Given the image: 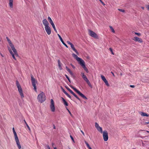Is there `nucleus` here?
<instances>
[{
  "mask_svg": "<svg viewBox=\"0 0 149 149\" xmlns=\"http://www.w3.org/2000/svg\"><path fill=\"white\" fill-rule=\"evenodd\" d=\"M24 122L25 124H26L27 127L28 128V129L30 131H31V129H30V127H29V126L28 125V124H27V123H26V120H24Z\"/></svg>",
  "mask_w": 149,
  "mask_h": 149,
  "instance_id": "23",
  "label": "nucleus"
},
{
  "mask_svg": "<svg viewBox=\"0 0 149 149\" xmlns=\"http://www.w3.org/2000/svg\"><path fill=\"white\" fill-rule=\"evenodd\" d=\"M85 143L86 144L87 147H88H88H90L89 144L86 141H85Z\"/></svg>",
  "mask_w": 149,
  "mask_h": 149,
  "instance_id": "37",
  "label": "nucleus"
},
{
  "mask_svg": "<svg viewBox=\"0 0 149 149\" xmlns=\"http://www.w3.org/2000/svg\"><path fill=\"white\" fill-rule=\"evenodd\" d=\"M66 47H68V46L66 44Z\"/></svg>",
  "mask_w": 149,
  "mask_h": 149,
  "instance_id": "61",
  "label": "nucleus"
},
{
  "mask_svg": "<svg viewBox=\"0 0 149 149\" xmlns=\"http://www.w3.org/2000/svg\"><path fill=\"white\" fill-rule=\"evenodd\" d=\"M70 46L72 48V49H73V51H74L77 54V55H79L78 54V52H77V50L75 49L74 47V45H73L72 43L70 45Z\"/></svg>",
  "mask_w": 149,
  "mask_h": 149,
  "instance_id": "16",
  "label": "nucleus"
},
{
  "mask_svg": "<svg viewBox=\"0 0 149 149\" xmlns=\"http://www.w3.org/2000/svg\"><path fill=\"white\" fill-rule=\"evenodd\" d=\"M148 123H149V122H146V123H145V124H148Z\"/></svg>",
  "mask_w": 149,
  "mask_h": 149,
  "instance_id": "56",
  "label": "nucleus"
},
{
  "mask_svg": "<svg viewBox=\"0 0 149 149\" xmlns=\"http://www.w3.org/2000/svg\"><path fill=\"white\" fill-rule=\"evenodd\" d=\"M54 31L56 32H57V31L56 29L55 25L54 24H53L52 25Z\"/></svg>",
  "mask_w": 149,
  "mask_h": 149,
  "instance_id": "30",
  "label": "nucleus"
},
{
  "mask_svg": "<svg viewBox=\"0 0 149 149\" xmlns=\"http://www.w3.org/2000/svg\"><path fill=\"white\" fill-rule=\"evenodd\" d=\"M61 89L63 91V93L65 94V90L63 89V88L62 86H61Z\"/></svg>",
  "mask_w": 149,
  "mask_h": 149,
  "instance_id": "38",
  "label": "nucleus"
},
{
  "mask_svg": "<svg viewBox=\"0 0 149 149\" xmlns=\"http://www.w3.org/2000/svg\"><path fill=\"white\" fill-rule=\"evenodd\" d=\"M67 42L68 44L70 45L72 44L69 41H67Z\"/></svg>",
  "mask_w": 149,
  "mask_h": 149,
  "instance_id": "45",
  "label": "nucleus"
},
{
  "mask_svg": "<svg viewBox=\"0 0 149 149\" xmlns=\"http://www.w3.org/2000/svg\"><path fill=\"white\" fill-rule=\"evenodd\" d=\"M45 30L47 33L48 35H49L51 33V29L49 26L45 27Z\"/></svg>",
  "mask_w": 149,
  "mask_h": 149,
  "instance_id": "11",
  "label": "nucleus"
},
{
  "mask_svg": "<svg viewBox=\"0 0 149 149\" xmlns=\"http://www.w3.org/2000/svg\"><path fill=\"white\" fill-rule=\"evenodd\" d=\"M6 38L10 46L11 47L12 50L15 54H14L13 53L12 51L10 49H9V51L10 52L12 56H14L15 54V55H17V51L11 42V40H10V39L8 37H6Z\"/></svg>",
  "mask_w": 149,
  "mask_h": 149,
  "instance_id": "1",
  "label": "nucleus"
},
{
  "mask_svg": "<svg viewBox=\"0 0 149 149\" xmlns=\"http://www.w3.org/2000/svg\"><path fill=\"white\" fill-rule=\"evenodd\" d=\"M95 127H96V128H97V127H98L99 126L98 124L97 123H95Z\"/></svg>",
  "mask_w": 149,
  "mask_h": 149,
  "instance_id": "36",
  "label": "nucleus"
},
{
  "mask_svg": "<svg viewBox=\"0 0 149 149\" xmlns=\"http://www.w3.org/2000/svg\"><path fill=\"white\" fill-rule=\"evenodd\" d=\"M100 2H101V3L104 6L105 5V3L102 1V0H99Z\"/></svg>",
  "mask_w": 149,
  "mask_h": 149,
  "instance_id": "42",
  "label": "nucleus"
},
{
  "mask_svg": "<svg viewBox=\"0 0 149 149\" xmlns=\"http://www.w3.org/2000/svg\"><path fill=\"white\" fill-rule=\"evenodd\" d=\"M66 77L68 79V80L70 82V79L69 78V77H68V76L67 75H66Z\"/></svg>",
  "mask_w": 149,
  "mask_h": 149,
  "instance_id": "41",
  "label": "nucleus"
},
{
  "mask_svg": "<svg viewBox=\"0 0 149 149\" xmlns=\"http://www.w3.org/2000/svg\"><path fill=\"white\" fill-rule=\"evenodd\" d=\"M80 131H81V132L82 133V134H83V135L84 136L85 134H84V132L81 130Z\"/></svg>",
  "mask_w": 149,
  "mask_h": 149,
  "instance_id": "46",
  "label": "nucleus"
},
{
  "mask_svg": "<svg viewBox=\"0 0 149 149\" xmlns=\"http://www.w3.org/2000/svg\"><path fill=\"white\" fill-rule=\"evenodd\" d=\"M68 103L66 102V106H68Z\"/></svg>",
  "mask_w": 149,
  "mask_h": 149,
  "instance_id": "54",
  "label": "nucleus"
},
{
  "mask_svg": "<svg viewBox=\"0 0 149 149\" xmlns=\"http://www.w3.org/2000/svg\"><path fill=\"white\" fill-rule=\"evenodd\" d=\"M104 82L105 83V84L107 86H109V84L108 83V81H107V80L106 81H104Z\"/></svg>",
  "mask_w": 149,
  "mask_h": 149,
  "instance_id": "27",
  "label": "nucleus"
},
{
  "mask_svg": "<svg viewBox=\"0 0 149 149\" xmlns=\"http://www.w3.org/2000/svg\"><path fill=\"white\" fill-rule=\"evenodd\" d=\"M58 66L60 70L62 69V64L61 63L59 60H58Z\"/></svg>",
  "mask_w": 149,
  "mask_h": 149,
  "instance_id": "15",
  "label": "nucleus"
},
{
  "mask_svg": "<svg viewBox=\"0 0 149 149\" xmlns=\"http://www.w3.org/2000/svg\"><path fill=\"white\" fill-rule=\"evenodd\" d=\"M71 87L77 93H78L81 97L86 99H87V97L81 93L79 91L77 90L76 88L73 86Z\"/></svg>",
  "mask_w": 149,
  "mask_h": 149,
  "instance_id": "7",
  "label": "nucleus"
},
{
  "mask_svg": "<svg viewBox=\"0 0 149 149\" xmlns=\"http://www.w3.org/2000/svg\"><path fill=\"white\" fill-rule=\"evenodd\" d=\"M111 73L112 74L113 76H115V75H114V73L112 72H111Z\"/></svg>",
  "mask_w": 149,
  "mask_h": 149,
  "instance_id": "53",
  "label": "nucleus"
},
{
  "mask_svg": "<svg viewBox=\"0 0 149 149\" xmlns=\"http://www.w3.org/2000/svg\"><path fill=\"white\" fill-rule=\"evenodd\" d=\"M37 99L39 102L42 103L46 100V96L45 94L42 92L39 94L38 96Z\"/></svg>",
  "mask_w": 149,
  "mask_h": 149,
  "instance_id": "3",
  "label": "nucleus"
},
{
  "mask_svg": "<svg viewBox=\"0 0 149 149\" xmlns=\"http://www.w3.org/2000/svg\"><path fill=\"white\" fill-rule=\"evenodd\" d=\"M84 80L85 81L86 83L89 81L88 79L87 78L86 79H84Z\"/></svg>",
  "mask_w": 149,
  "mask_h": 149,
  "instance_id": "43",
  "label": "nucleus"
},
{
  "mask_svg": "<svg viewBox=\"0 0 149 149\" xmlns=\"http://www.w3.org/2000/svg\"><path fill=\"white\" fill-rule=\"evenodd\" d=\"M66 69L67 71L69 73L70 75L72 76H73V74L70 70L67 67H66Z\"/></svg>",
  "mask_w": 149,
  "mask_h": 149,
  "instance_id": "17",
  "label": "nucleus"
},
{
  "mask_svg": "<svg viewBox=\"0 0 149 149\" xmlns=\"http://www.w3.org/2000/svg\"><path fill=\"white\" fill-rule=\"evenodd\" d=\"M88 34L91 36L96 39L98 38V36L93 31L89 30H88Z\"/></svg>",
  "mask_w": 149,
  "mask_h": 149,
  "instance_id": "8",
  "label": "nucleus"
},
{
  "mask_svg": "<svg viewBox=\"0 0 149 149\" xmlns=\"http://www.w3.org/2000/svg\"><path fill=\"white\" fill-rule=\"evenodd\" d=\"M88 148V149H92L90 147H89Z\"/></svg>",
  "mask_w": 149,
  "mask_h": 149,
  "instance_id": "55",
  "label": "nucleus"
},
{
  "mask_svg": "<svg viewBox=\"0 0 149 149\" xmlns=\"http://www.w3.org/2000/svg\"><path fill=\"white\" fill-rule=\"evenodd\" d=\"M46 146L47 148L48 149H51L50 147H49V145H47Z\"/></svg>",
  "mask_w": 149,
  "mask_h": 149,
  "instance_id": "47",
  "label": "nucleus"
},
{
  "mask_svg": "<svg viewBox=\"0 0 149 149\" xmlns=\"http://www.w3.org/2000/svg\"><path fill=\"white\" fill-rule=\"evenodd\" d=\"M48 19L49 20V22L51 24V25L54 24L52 20L50 17H48Z\"/></svg>",
  "mask_w": 149,
  "mask_h": 149,
  "instance_id": "20",
  "label": "nucleus"
},
{
  "mask_svg": "<svg viewBox=\"0 0 149 149\" xmlns=\"http://www.w3.org/2000/svg\"><path fill=\"white\" fill-rule=\"evenodd\" d=\"M75 97L78 100L80 101V99L77 97L76 95L75 96Z\"/></svg>",
  "mask_w": 149,
  "mask_h": 149,
  "instance_id": "44",
  "label": "nucleus"
},
{
  "mask_svg": "<svg viewBox=\"0 0 149 149\" xmlns=\"http://www.w3.org/2000/svg\"><path fill=\"white\" fill-rule=\"evenodd\" d=\"M104 140V141H107L108 139V132L106 131H104L102 133Z\"/></svg>",
  "mask_w": 149,
  "mask_h": 149,
  "instance_id": "9",
  "label": "nucleus"
},
{
  "mask_svg": "<svg viewBox=\"0 0 149 149\" xmlns=\"http://www.w3.org/2000/svg\"><path fill=\"white\" fill-rule=\"evenodd\" d=\"M52 146L54 148V143H52Z\"/></svg>",
  "mask_w": 149,
  "mask_h": 149,
  "instance_id": "49",
  "label": "nucleus"
},
{
  "mask_svg": "<svg viewBox=\"0 0 149 149\" xmlns=\"http://www.w3.org/2000/svg\"><path fill=\"white\" fill-rule=\"evenodd\" d=\"M109 50L111 52V53L113 55H114V54L113 52V50H112V49L111 48H109Z\"/></svg>",
  "mask_w": 149,
  "mask_h": 149,
  "instance_id": "34",
  "label": "nucleus"
},
{
  "mask_svg": "<svg viewBox=\"0 0 149 149\" xmlns=\"http://www.w3.org/2000/svg\"><path fill=\"white\" fill-rule=\"evenodd\" d=\"M13 0H9V6L10 8H12L13 7Z\"/></svg>",
  "mask_w": 149,
  "mask_h": 149,
  "instance_id": "14",
  "label": "nucleus"
},
{
  "mask_svg": "<svg viewBox=\"0 0 149 149\" xmlns=\"http://www.w3.org/2000/svg\"><path fill=\"white\" fill-rule=\"evenodd\" d=\"M77 61L79 62V64L81 65L85 70L87 72H88V71L87 68L86 67L84 61L78 56H74Z\"/></svg>",
  "mask_w": 149,
  "mask_h": 149,
  "instance_id": "2",
  "label": "nucleus"
},
{
  "mask_svg": "<svg viewBox=\"0 0 149 149\" xmlns=\"http://www.w3.org/2000/svg\"><path fill=\"white\" fill-rule=\"evenodd\" d=\"M54 149H57V148H56V147H54Z\"/></svg>",
  "mask_w": 149,
  "mask_h": 149,
  "instance_id": "57",
  "label": "nucleus"
},
{
  "mask_svg": "<svg viewBox=\"0 0 149 149\" xmlns=\"http://www.w3.org/2000/svg\"><path fill=\"white\" fill-rule=\"evenodd\" d=\"M73 55H74L73 56H77V55H75L74 54H73Z\"/></svg>",
  "mask_w": 149,
  "mask_h": 149,
  "instance_id": "58",
  "label": "nucleus"
},
{
  "mask_svg": "<svg viewBox=\"0 0 149 149\" xmlns=\"http://www.w3.org/2000/svg\"><path fill=\"white\" fill-rule=\"evenodd\" d=\"M109 27L110 28V29L111 31V32H112L113 33H115V31L114 29L113 28V27L111 26H109Z\"/></svg>",
  "mask_w": 149,
  "mask_h": 149,
  "instance_id": "24",
  "label": "nucleus"
},
{
  "mask_svg": "<svg viewBox=\"0 0 149 149\" xmlns=\"http://www.w3.org/2000/svg\"><path fill=\"white\" fill-rule=\"evenodd\" d=\"M101 76L102 79L104 81V82L106 80V79L103 75H101Z\"/></svg>",
  "mask_w": 149,
  "mask_h": 149,
  "instance_id": "25",
  "label": "nucleus"
},
{
  "mask_svg": "<svg viewBox=\"0 0 149 149\" xmlns=\"http://www.w3.org/2000/svg\"><path fill=\"white\" fill-rule=\"evenodd\" d=\"M142 8L143 9H144V7H142Z\"/></svg>",
  "mask_w": 149,
  "mask_h": 149,
  "instance_id": "62",
  "label": "nucleus"
},
{
  "mask_svg": "<svg viewBox=\"0 0 149 149\" xmlns=\"http://www.w3.org/2000/svg\"><path fill=\"white\" fill-rule=\"evenodd\" d=\"M88 84V85L90 87H91V88H92V86L91 85V84L90 82L89 81H88V82H87L86 83Z\"/></svg>",
  "mask_w": 149,
  "mask_h": 149,
  "instance_id": "28",
  "label": "nucleus"
},
{
  "mask_svg": "<svg viewBox=\"0 0 149 149\" xmlns=\"http://www.w3.org/2000/svg\"><path fill=\"white\" fill-rule=\"evenodd\" d=\"M81 77L84 80L86 79L87 77L86 76L84 75V73L83 72H81Z\"/></svg>",
  "mask_w": 149,
  "mask_h": 149,
  "instance_id": "22",
  "label": "nucleus"
},
{
  "mask_svg": "<svg viewBox=\"0 0 149 149\" xmlns=\"http://www.w3.org/2000/svg\"><path fill=\"white\" fill-rule=\"evenodd\" d=\"M140 114L141 116H147L148 117L149 116V115L147 114L146 113L141 112L140 113Z\"/></svg>",
  "mask_w": 149,
  "mask_h": 149,
  "instance_id": "18",
  "label": "nucleus"
},
{
  "mask_svg": "<svg viewBox=\"0 0 149 149\" xmlns=\"http://www.w3.org/2000/svg\"><path fill=\"white\" fill-rule=\"evenodd\" d=\"M70 137L71 138V139L72 141L74 143L75 141L74 140V139H73V137H72V136L71 135H70Z\"/></svg>",
  "mask_w": 149,
  "mask_h": 149,
  "instance_id": "39",
  "label": "nucleus"
},
{
  "mask_svg": "<svg viewBox=\"0 0 149 149\" xmlns=\"http://www.w3.org/2000/svg\"><path fill=\"white\" fill-rule=\"evenodd\" d=\"M118 10L120 11L121 12H122L123 13H124L125 12V10L123 9H118Z\"/></svg>",
  "mask_w": 149,
  "mask_h": 149,
  "instance_id": "35",
  "label": "nucleus"
},
{
  "mask_svg": "<svg viewBox=\"0 0 149 149\" xmlns=\"http://www.w3.org/2000/svg\"><path fill=\"white\" fill-rule=\"evenodd\" d=\"M42 23L45 26H49V24L46 19H44L42 21Z\"/></svg>",
  "mask_w": 149,
  "mask_h": 149,
  "instance_id": "13",
  "label": "nucleus"
},
{
  "mask_svg": "<svg viewBox=\"0 0 149 149\" xmlns=\"http://www.w3.org/2000/svg\"><path fill=\"white\" fill-rule=\"evenodd\" d=\"M66 109L68 111V113H69L70 115V116L71 117H73V115H72V114L71 113L70 111L68 109H67V108Z\"/></svg>",
  "mask_w": 149,
  "mask_h": 149,
  "instance_id": "31",
  "label": "nucleus"
},
{
  "mask_svg": "<svg viewBox=\"0 0 149 149\" xmlns=\"http://www.w3.org/2000/svg\"><path fill=\"white\" fill-rule=\"evenodd\" d=\"M16 85L17 87L18 91L22 98L24 97V94L23 93L22 88L20 85L19 82L18 81H16Z\"/></svg>",
  "mask_w": 149,
  "mask_h": 149,
  "instance_id": "5",
  "label": "nucleus"
},
{
  "mask_svg": "<svg viewBox=\"0 0 149 149\" xmlns=\"http://www.w3.org/2000/svg\"><path fill=\"white\" fill-rule=\"evenodd\" d=\"M147 132H149V131H147Z\"/></svg>",
  "mask_w": 149,
  "mask_h": 149,
  "instance_id": "63",
  "label": "nucleus"
},
{
  "mask_svg": "<svg viewBox=\"0 0 149 149\" xmlns=\"http://www.w3.org/2000/svg\"><path fill=\"white\" fill-rule=\"evenodd\" d=\"M66 95H67L69 98H71V96L69 95L66 92Z\"/></svg>",
  "mask_w": 149,
  "mask_h": 149,
  "instance_id": "40",
  "label": "nucleus"
},
{
  "mask_svg": "<svg viewBox=\"0 0 149 149\" xmlns=\"http://www.w3.org/2000/svg\"><path fill=\"white\" fill-rule=\"evenodd\" d=\"M130 86L132 88H134L135 87V86L134 85H131Z\"/></svg>",
  "mask_w": 149,
  "mask_h": 149,
  "instance_id": "48",
  "label": "nucleus"
},
{
  "mask_svg": "<svg viewBox=\"0 0 149 149\" xmlns=\"http://www.w3.org/2000/svg\"><path fill=\"white\" fill-rule=\"evenodd\" d=\"M66 88L72 94V93H73V92L69 88L66 86Z\"/></svg>",
  "mask_w": 149,
  "mask_h": 149,
  "instance_id": "29",
  "label": "nucleus"
},
{
  "mask_svg": "<svg viewBox=\"0 0 149 149\" xmlns=\"http://www.w3.org/2000/svg\"><path fill=\"white\" fill-rule=\"evenodd\" d=\"M72 94L74 97L76 95V94L74 93L73 92V93H72Z\"/></svg>",
  "mask_w": 149,
  "mask_h": 149,
  "instance_id": "52",
  "label": "nucleus"
},
{
  "mask_svg": "<svg viewBox=\"0 0 149 149\" xmlns=\"http://www.w3.org/2000/svg\"><path fill=\"white\" fill-rule=\"evenodd\" d=\"M58 36L61 41V42H62V43H63V44L65 45V43L64 42V41H63V40L62 38L61 37V36L59 34H58Z\"/></svg>",
  "mask_w": 149,
  "mask_h": 149,
  "instance_id": "21",
  "label": "nucleus"
},
{
  "mask_svg": "<svg viewBox=\"0 0 149 149\" xmlns=\"http://www.w3.org/2000/svg\"><path fill=\"white\" fill-rule=\"evenodd\" d=\"M97 130L100 132L101 133H102L103 132L102 131V128L101 127H100V126L96 128Z\"/></svg>",
  "mask_w": 149,
  "mask_h": 149,
  "instance_id": "19",
  "label": "nucleus"
},
{
  "mask_svg": "<svg viewBox=\"0 0 149 149\" xmlns=\"http://www.w3.org/2000/svg\"><path fill=\"white\" fill-rule=\"evenodd\" d=\"M13 132L14 133V135L15 139L16 142V144L17 145L19 149H20L21 148V146L20 145L19 139L17 135L16 132L15 130V129L14 127L13 128Z\"/></svg>",
  "mask_w": 149,
  "mask_h": 149,
  "instance_id": "4",
  "label": "nucleus"
},
{
  "mask_svg": "<svg viewBox=\"0 0 149 149\" xmlns=\"http://www.w3.org/2000/svg\"><path fill=\"white\" fill-rule=\"evenodd\" d=\"M50 108L51 111L52 112H54L55 111V108L54 107V102L53 99L51 100Z\"/></svg>",
  "mask_w": 149,
  "mask_h": 149,
  "instance_id": "10",
  "label": "nucleus"
},
{
  "mask_svg": "<svg viewBox=\"0 0 149 149\" xmlns=\"http://www.w3.org/2000/svg\"><path fill=\"white\" fill-rule=\"evenodd\" d=\"M60 99L61 100L63 101L64 104L65 105V100L62 97H61Z\"/></svg>",
  "mask_w": 149,
  "mask_h": 149,
  "instance_id": "26",
  "label": "nucleus"
},
{
  "mask_svg": "<svg viewBox=\"0 0 149 149\" xmlns=\"http://www.w3.org/2000/svg\"><path fill=\"white\" fill-rule=\"evenodd\" d=\"M134 33V32H132V33Z\"/></svg>",
  "mask_w": 149,
  "mask_h": 149,
  "instance_id": "64",
  "label": "nucleus"
},
{
  "mask_svg": "<svg viewBox=\"0 0 149 149\" xmlns=\"http://www.w3.org/2000/svg\"><path fill=\"white\" fill-rule=\"evenodd\" d=\"M134 33L136 35L138 36H141V33H136V32H134Z\"/></svg>",
  "mask_w": 149,
  "mask_h": 149,
  "instance_id": "32",
  "label": "nucleus"
},
{
  "mask_svg": "<svg viewBox=\"0 0 149 149\" xmlns=\"http://www.w3.org/2000/svg\"><path fill=\"white\" fill-rule=\"evenodd\" d=\"M132 39L135 42H138L139 43H142L143 42L141 39L136 36L134 37Z\"/></svg>",
  "mask_w": 149,
  "mask_h": 149,
  "instance_id": "12",
  "label": "nucleus"
},
{
  "mask_svg": "<svg viewBox=\"0 0 149 149\" xmlns=\"http://www.w3.org/2000/svg\"><path fill=\"white\" fill-rule=\"evenodd\" d=\"M115 40L118 42L120 41V39L117 37H116V38L115 39Z\"/></svg>",
  "mask_w": 149,
  "mask_h": 149,
  "instance_id": "33",
  "label": "nucleus"
},
{
  "mask_svg": "<svg viewBox=\"0 0 149 149\" xmlns=\"http://www.w3.org/2000/svg\"><path fill=\"white\" fill-rule=\"evenodd\" d=\"M12 57L15 60H16V59L15 58V56H12Z\"/></svg>",
  "mask_w": 149,
  "mask_h": 149,
  "instance_id": "50",
  "label": "nucleus"
},
{
  "mask_svg": "<svg viewBox=\"0 0 149 149\" xmlns=\"http://www.w3.org/2000/svg\"><path fill=\"white\" fill-rule=\"evenodd\" d=\"M147 8L148 10H149V5L147 6Z\"/></svg>",
  "mask_w": 149,
  "mask_h": 149,
  "instance_id": "51",
  "label": "nucleus"
},
{
  "mask_svg": "<svg viewBox=\"0 0 149 149\" xmlns=\"http://www.w3.org/2000/svg\"><path fill=\"white\" fill-rule=\"evenodd\" d=\"M72 67H73V68H75V67H74V66H73V65H72Z\"/></svg>",
  "mask_w": 149,
  "mask_h": 149,
  "instance_id": "60",
  "label": "nucleus"
},
{
  "mask_svg": "<svg viewBox=\"0 0 149 149\" xmlns=\"http://www.w3.org/2000/svg\"><path fill=\"white\" fill-rule=\"evenodd\" d=\"M31 80L33 86L34 87V90L36 92H37V88L36 86V83H37V81L33 77L32 75H31Z\"/></svg>",
  "mask_w": 149,
  "mask_h": 149,
  "instance_id": "6",
  "label": "nucleus"
},
{
  "mask_svg": "<svg viewBox=\"0 0 149 149\" xmlns=\"http://www.w3.org/2000/svg\"><path fill=\"white\" fill-rule=\"evenodd\" d=\"M54 129H55V126L54 125Z\"/></svg>",
  "mask_w": 149,
  "mask_h": 149,
  "instance_id": "59",
  "label": "nucleus"
}]
</instances>
